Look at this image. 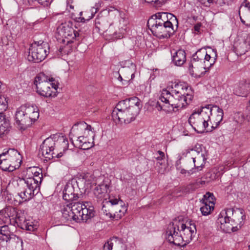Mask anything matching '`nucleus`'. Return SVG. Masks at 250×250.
<instances>
[{
	"instance_id": "48",
	"label": "nucleus",
	"mask_w": 250,
	"mask_h": 250,
	"mask_svg": "<svg viewBox=\"0 0 250 250\" xmlns=\"http://www.w3.org/2000/svg\"><path fill=\"white\" fill-rule=\"evenodd\" d=\"M244 114L246 116V120L250 121V101L247 104Z\"/></svg>"
},
{
	"instance_id": "22",
	"label": "nucleus",
	"mask_w": 250,
	"mask_h": 250,
	"mask_svg": "<svg viewBox=\"0 0 250 250\" xmlns=\"http://www.w3.org/2000/svg\"><path fill=\"white\" fill-rule=\"evenodd\" d=\"M97 12V8L94 7L90 9L86 10L79 13V17H76L73 13H71V17L77 22H84L92 19Z\"/></svg>"
},
{
	"instance_id": "13",
	"label": "nucleus",
	"mask_w": 250,
	"mask_h": 250,
	"mask_svg": "<svg viewBox=\"0 0 250 250\" xmlns=\"http://www.w3.org/2000/svg\"><path fill=\"white\" fill-rule=\"evenodd\" d=\"M205 108L209 110V122L211 125V129L216 128L222 122L224 116V112L222 108L216 105L208 104Z\"/></svg>"
},
{
	"instance_id": "24",
	"label": "nucleus",
	"mask_w": 250,
	"mask_h": 250,
	"mask_svg": "<svg viewBox=\"0 0 250 250\" xmlns=\"http://www.w3.org/2000/svg\"><path fill=\"white\" fill-rule=\"evenodd\" d=\"M171 51L172 62L176 66H181L184 64L186 61V54L185 51L182 49L173 50Z\"/></svg>"
},
{
	"instance_id": "32",
	"label": "nucleus",
	"mask_w": 250,
	"mask_h": 250,
	"mask_svg": "<svg viewBox=\"0 0 250 250\" xmlns=\"http://www.w3.org/2000/svg\"><path fill=\"white\" fill-rule=\"evenodd\" d=\"M0 234L1 235L0 239H3L4 241L10 242L12 235L15 234L11 231L10 228L7 225H4L0 227Z\"/></svg>"
},
{
	"instance_id": "60",
	"label": "nucleus",
	"mask_w": 250,
	"mask_h": 250,
	"mask_svg": "<svg viewBox=\"0 0 250 250\" xmlns=\"http://www.w3.org/2000/svg\"><path fill=\"white\" fill-rule=\"evenodd\" d=\"M197 183H194V184H190V185H189L188 186V188L189 189H192V190H194L195 188H196V185H197Z\"/></svg>"
},
{
	"instance_id": "26",
	"label": "nucleus",
	"mask_w": 250,
	"mask_h": 250,
	"mask_svg": "<svg viewBox=\"0 0 250 250\" xmlns=\"http://www.w3.org/2000/svg\"><path fill=\"white\" fill-rule=\"evenodd\" d=\"M113 212V219L118 220L123 216L127 211V207L123 201L120 202V205L112 206L111 208Z\"/></svg>"
},
{
	"instance_id": "54",
	"label": "nucleus",
	"mask_w": 250,
	"mask_h": 250,
	"mask_svg": "<svg viewBox=\"0 0 250 250\" xmlns=\"http://www.w3.org/2000/svg\"><path fill=\"white\" fill-rule=\"evenodd\" d=\"M217 2L220 5H222L223 4H229L233 0H216Z\"/></svg>"
},
{
	"instance_id": "52",
	"label": "nucleus",
	"mask_w": 250,
	"mask_h": 250,
	"mask_svg": "<svg viewBox=\"0 0 250 250\" xmlns=\"http://www.w3.org/2000/svg\"><path fill=\"white\" fill-rule=\"evenodd\" d=\"M121 201H122L119 200L117 199H112L107 202L110 203V204H111V205H112V206H116L117 205H120Z\"/></svg>"
},
{
	"instance_id": "63",
	"label": "nucleus",
	"mask_w": 250,
	"mask_h": 250,
	"mask_svg": "<svg viewBox=\"0 0 250 250\" xmlns=\"http://www.w3.org/2000/svg\"><path fill=\"white\" fill-rule=\"evenodd\" d=\"M123 75L119 73V77H118V80L120 81L122 83V84L123 85Z\"/></svg>"
},
{
	"instance_id": "31",
	"label": "nucleus",
	"mask_w": 250,
	"mask_h": 250,
	"mask_svg": "<svg viewBox=\"0 0 250 250\" xmlns=\"http://www.w3.org/2000/svg\"><path fill=\"white\" fill-rule=\"evenodd\" d=\"M3 153L0 154V167L3 171L12 172L14 171V166Z\"/></svg>"
},
{
	"instance_id": "33",
	"label": "nucleus",
	"mask_w": 250,
	"mask_h": 250,
	"mask_svg": "<svg viewBox=\"0 0 250 250\" xmlns=\"http://www.w3.org/2000/svg\"><path fill=\"white\" fill-rule=\"evenodd\" d=\"M71 209L74 214V217L76 218V222H80V218H81V213L84 204H82L80 202H75L71 204Z\"/></svg>"
},
{
	"instance_id": "16",
	"label": "nucleus",
	"mask_w": 250,
	"mask_h": 250,
	"mask_svg": "<svg viewBox=\"0 0 250 250\" xmlns=\"http://www.w3.org/2000/svg\"><path fill=\"white\" fill-rule=\"evenodd\" d=\"M190 151L196 152L197 153V156L192 158L193 162L194 164L195 167L197 169V170H200V167L203 166L207 160V153L205 150H203L201 148H197V149H187L184 152L183 155H187L190 153Z\"/></svg>"
},
{
	"instance_id": "62",
	"label": "nucleus",
	"mask_w": 250,
	"mask_h": 250,
	"mask_svg": "<svg viewBox=\"0 0 250 250\" xmlns=\"http://www.w3.org/2000/svg\"><path fill=\"white\" fill-rule=\"evenodd\" d=\"M247 20L249 23H247L246 26L248 27H250V14L247 15Z\"/></svg>"
},
{
	"instance_id": "40",
	"label": "nucleus",
	"mask_w": 250,
	"mask_h": 250,
	"mask_svg": "<svg viewBox=\"0 0 250 250\" xmlns=\"http://www.w3.org/2000/svg\"><path fill=\"white\" fill-rule=\"evenodd\" d=\"M159 24L160 22L157 21L156 17H154V15H152L147 21V26L151 29L153 33L155 28L159 26Z\"/></svg>"
},
{
	"instance_id": "50",
	"label": "nucleus",
	"mask_w": 250,
	"mask_h": 250,
	"mask_svg": "<svg viewBox=\"0 0 250 250\" xmlns=\"http://www.w3.org/2000/svg\"><path fill=\"white\" fill-rule=\"evenodd\" d=\"M8 242L0 239V250H7Z\"/></svg>"
},
{
	"instance_id": "2",
	"label": "nucleus",
	"mask_w": 250,
	"mask_h": 250,
	"mask_svg": "<svg viewBox=\"0 0 250 250\" xmlns=\"http://www.w3.org/2000/svg\"><path fill=\"white\" fill-rule=\"evenodd\" d=\"M196 229L194 223L187 226L180 221L175 220L168 226L166 237L167 241L175 245L185 247L195 235Z\"/></svg>"
},
{
	"instance_id": "12",
	"label": "nucleus",
	"mask_w": 250,
	"mask_h": 250,
	"mask_svg": "<svg viewBox=\"0 0 250 250\" xmlns=\"http://www.w3.org/2000/svg\"><path fill=\"white\" fill-rule=\"evenodd\" d=\"M20 183L21 184H24L25 187L19 192L18 194L25 201L32 198L40 190V186L38 185V184H36L33 180L21 179L20 180Z\"/></svg>"
},
{
	"instance_id": "4",
	"label": "nucleus",
	"mask_w": 250,
	"mask_h": 250,
	"mask_svg": "<svg viewBox=\"0 0 250 250\" xmlns=\"http://www.w3.org/2000/svg\"><path fill=\"white\" fill-rule=\"evenodd\" d=\"M246 218L245 211L242 208H227L219 213L217 223L220 228L226 233L235 232L243 225Z\"/></svg>"
},
{
	"instance_id": "29",
	"label": "nucleus",
	"mask_w": 250,
	"mask_h": 250,
	"mask_svg": "<svg viewBox=\"0 0 250 250\" xmlns=\"http://www.w3.org/2000/svg\"><path fill=\"white\" fill-rule=\"evenodd\" d=\"M11 128L10 121L3 113H0V135L8 133Z\"/></svg>"
},
{
	"instance_id": "30",
	"label": "nucleus",
	"mask_w": 250,
	"mask_h": 250,
	"mask_svg": "<svg viewBox=\"0 0 250 250\" xmlns=\"http://www.w3.org/2000/svg\"><path fill=\"white\" fill-rule=\"evenodd\" d=\"M108 188L109 186L107 184H100L94 189V194L97 198L102 199L107 193Z\"/></svg>"
},
{
	"instance_id": "37",
	"label": "nucleus",
	"mask_w": 250,
	"mask_h": 250,
	"mask_svg": "<svg viewBox=\"0 0 250 250\" xmlns=\"http://www.w3.org/2000/svg\"><path fill=\"white\" fill-rule=\"evenodd\" d=\"M8 243H11V244L13 246H15V248L18 250H22V240L20 237L16 235H12V238L10 239V242H8Z\"/></svg>"
},
{
	"instance_id": "36",
	"label": "nucleus",
	"mask_w": 250,
	"mask_h": 250,
	"mask_svg": "<svg viewBox=\"0 0 250 250\" xmlns=\"http://www.w3.org/2000/svg\"><path fill=\"white\" fill-rule=\"evenodd\" d=\"M111 205L108 202H103L102 211L108 218L113 219V212Z\"/></svg>"
},
{
	"instance_id": "46",
	"label": "nucleus",
	"mask_w": 250,
	"mask_h": 250,
	"mask_svg": "<svg viewBox=\"0 0 250 250\" xmlns=\"http://www.w3.org/2000/svg\"><path fill=\"white\" fill-rule=\"evenodd\" d=\"M0 109L5 110L8 106V98L4 95H0Z\"/></svg>"
},
{
	"instance_id": "27",
	"label": "nucleus",
	"mask_w": 250,
	"mask_h": 250,
	"mask_svg": "<svg viewBox=\"0 0 250 250\" xmlns=\"http://www.w3.org/2000/svg\"><path fill=\"white\" fill-rule=\"evenodd\" d=\"M19 226L23 229L30 231H34L37 229L38 226L29 219H23L21 217H17Z\"/></svg>"
},
{
	"instance_id": "15",
	"label": "nucleus",
	"mask_w": 250,
	"mask_h": 250,
	"mask_svg": "<svg viewBox=\"0 0 250 250\" xmlns=\"http://www.w3.org/2000/svg\"><path fill=\"white\" fill-rule=\"evenodd\" d=\"M177 29L174 24L168 22L166 24L160 25L157 27L153 34L160 39H168L176 32Z\"/></svg>"
},
{
	"instance_id": "5",
	"label": "nucleus",
	"mask_w": 250,
	"mask_h": 250,
	"mask_svg": "<svg viewBox=\"0 0 250 250\" xmlns=\"http://www.w3.org/2000/svg\"><path fill=\"white\" fill-rule=\"evenodd\" d=\"M68 141L63 136H57L46 138L40 146V152L46 160L54 158H60L63 155V151L68 148Z\"/></svg>"
},
{
	"instance_id": "55",
	"label": "nucleus",
	"mask_w": 250,
	"mask_h": 250,
	"mask_svg": "<svg viewBox=\"0 0 250 250\" xmlns=\"http://www.w3.org/2000/svg\"><path fill=\"white\" fill-rule=\"evenodd\" d=\"M246 7L248 9V10L250 11V1H248V2H246L245 3L242 4L241 6H240L239 14V15H240V10L243 8V7Z\"/></svg>"
},
{
	"instance_id": "18",
	"label": "nucleus",
	"mask_w": 250,
	"mask_h": 250,
	"mask_svg": "<svg viewBox=\"0 0 250 250\" xmlns=\"http://www.w3.org/2000/svg\"><path fill=\"white\" fill-rule=\"evenodd\" d=\"M154 17H156L158 22H160L159 25L166 24L168 22L174 24L176 28H178V20L172 14L167 12H158L154 14Z\"/></svg>"
},
{
	"instance_id": "61",
	"label": "nucleus",
	"mask_w": 250,
	"mask_h": 250,
	"mask_svg": "<svg viewBox=\"0 0 250 250\" xmlns=\"http://www.w3.org/2000/svg\"><path fill=\"white\" fill-rule=\"evenodd\" d=\"M66 47H64V48L60 47L59 49L60 52L62 53H65L66 52Z\"/></svg>"
},
{
	"instance_id": "11",
	"label": "nucleus",
	"mask_w": 250,
	"mask_h": 250,
	"mask_svg": "<svg viewBox=\"0 0 250 250\" xmlns=\"http://www.w3.org/2000/svg\"><path fill=\"white\" fill-rule=\"evenodd\" d=\"M48 44L42 42L40 44L35 42L29 49L28 60L34 62H39L43 60L49 52Z\"/></svg>"
},
{
	"instance_id": "42",
	"label": "nucleus",
	"mask_w": 250,
	"mask_h": 250,
	"mask_svg": "<svg viewBox=\"0 0 250 250\" xmlns=\"http://www.w3.org/2000/svg\"><path fill=\"white\" fill-rule=\"evenodd\" d=\"M233 118L236 123L242 124L246 119V116L244 114H243L240 112H237L234 113Z\"/></svg>"
},
{
	"instance_id": "7",
	"label": "nucleus",
	"mask_w": 250,
	"mask_h": 250,
	"mask_svg": "<svg viewBox=\"0 0 250 250\" xmlns=\"http://www.w3.org/2000/svg\"><path fill=\"white\" fill-rule=\"evenodd\" d=\"M211 53L214 56L211 57V54H208L205 48L198 49L193 54L190 63L189 65V70L190 73L195 71H199L203 69L205 72L208 71L214 64L217 57L216 50H212Z\"/></svg>"
},
{
	"instance_id": "64",
	"label": "nucleus",
	"mask_w": 250,
	"mask_h": 250,
	"mask_svg": "<svg viewBox=\"0 0 250 250\" xmlns=\"http://www.w3.org/2000/svg\"><path fill=\"white\" fill-rule=\"evenodd\" d=\"M240 20H241V21L244 24H245L246 25V21H244L241 17H240Z\"/></svg>"
},
{
	"instance_id": "6",
	"label": "nucleus",
	"mask_w": 250,
	"mask_h": 250,
	"mask_svg": "<svg viewBox=\"0 0 250 250\" xmlns=\"http://www.w3.org/2000/svg\"><path fill=\"white\" fill-rule=\"evenodd\" d=\"M90 125L85 122L75 124L72 127L70 136L77 138L76 145L82 149L87 150L94 146L95 133Z\"/></svg>"
},
{
	"instance_id": "17",
	"label": "nucleus",
	"mask_w": 250,
	"mask_h": 250,
	"mask_svg": "<svg viewBox=\"0 0 250 250\" xmlns=\"http://www.w3.org/2000/svg\"><path fill=\"white\" fill-rule=\"evenodd\" d=\"M114 247L115 250H127L126 246L122 238L113 236L109 239L103 246L104 250H111Z\"/></svg>"
},
{
	"instance_id": "39",
	"label": "nucleus",
	"mask_w": 250,
	"mask_h": 250,
	"mask_svg": "<svg viewBox=\"0 0 250 250\" xmlns=\"http://www.w3.org/2000/svg\"><path fill=\"white\" fill-rule=\"evenodd\" d=\"M203 200L204 204H208L211 208L214 207L215 198L213 193L209 192L206 193L203 196Z\"/></svg>"
},
{
	"instance_id": "49",
	"label": "nucleus",
	"mask_w": 250,
	"mask_h": 250,
	"mask_svg": "<svg viewBox=\"0 0 250 250\" xmlns=\"http://www.w3.org/2000/svg\"><path fill=\"white\" fill-rule=\"evenodd\" d=\"M165 158V153L161 150H158L155 154V158L158 160L160 161L164 159Z\"/></svg>"
},
{
	"instance_id": "53",
	"label": "nucleus",
	"mask_w": 250,
	"mask_h": 250,
	"mask_svg": "<svg viewBox=\"0 0 250 250\" xmlns=\"http://www.w3.org/2000/svg\"><path fill=\"white\" fill-rule=\"evenodd\" d=\"M194 171H193V169H190L189 170H187L185 169L182 168L180 170V173L182 174H187L188 176L190 175L193 173H194Z\"/></svg>"
},
{
	"instance_id": "23",
	"label": "nucleus",
	"mask_w": 250,
	"mask_h": 250,
	"mask_svg": "<svg viewBox=\"0 0 250 250\" xmlns=\"http://www.w3.org/2000/svg\"><path fill=\"white\" fill-rule=\"evenodd\" d=\"M76 191L74 186L71 183H67L63 190V199L68 202H73L78 198V190Z\"/></svg>"
},
{
	"instance_id": "47",
	"label": "nucleus",
	"mask_w": 250,
	"mask_h": 250,
	"mask_svg": "<svg viewBox=\"0 0 250 250\" xmlns=\"http://www.w3.org/2000/svg\"><path fill=\"white\" fill-rule=\"evenodd\" d=\"M4 209L5 210L6 214H8L10 218L12 217V219H14L15 217H17V211L15 208L9 207L4 208Z\"/></svg>"
},
{
	"instance_id": "10",
	"label": "nucleus",
	"mask_w": 250,
	"mask_h": 250,
	"mask_svg": "<svg viewBox=\"0 0 250 250\" xmlns=\"http://www.w3.org/2000/svg\"><path fill=\"white\" fill-rule=\"evenodd\" d=\"M209 110L201 106L196 109L189 117L188 122L197 132H203L209 125Z\"/></svg>"
},
{
	"instance_id": "51",
	"label": "nucleus",
	"mask_w": 250,
	"mask_h": 250,
	"mask_svg": "<svg viewBox=\"0 0 250 250\" xmlns=\"http://www.w3.org/2000/svg\"><path fill=\"white\" fill-rule=\"evenodd\" d=\"M123 85H128L130 83V82L133 79L131 78H129L126 76L123 75Z\"/></svg>"
},
{
	"instance_id": "25",
	"label": "nucleus",
	"mask_w": 250,
	"mask_h": 250,
	"mask_svg": "<svg viewBox=\"0 0 250 250\" xmlns=\"http://www.w3.org/2000/svg\"><path fill=\"white\" fill-rule=\"evenodd\" d=\"M250 92V83L241 81L236 85L233 89V93L238 96L247 97Z\"/></svg>"
},
{
	"instance_id": "1",
	"label": "nucleus",
	"mask_w": 250,
	"mask_h": 250,
	"mask_svg": "<svg viewBox=\"0 0 250 250\" xmlns=\"http://www.w3.org/2000/svg\"><path fill=\"white\" fill-rule=\"evenodd\" d=\"M167 88L162 91L159 100L163 104L157 102L155 107L159 111H164L167 114L175 112V108H185L193 99L190 88L181 83H170Z\"/></svg>"
},
{
	"instance_id": "19",
	"label": "nucleus",
	"mask_w": 250,
	"mask_h": 250,
	"mask_svg": "<svg viewBox=\"0 0 250 250\" xmlns=\"http://www.w3.org/2000/svg\"><path fill=\"white\" fill-rule=\"evenodd\" d=\"M95 27L99 32L107 33L108 35H116V32H113L111 23H108L105 18H98L95 21Z\"/></svg>"
},
{
	"instance_id": "43",
	"label": "nucleus",
	"mask_w": 250,
	"mask_h": 250,
	"mask_svg": "<svg viewBox=\"0 0 250 250\" xmlns=\"http://www.w3.org/2000/svg\"><path fill=\"white\" fill-rule=\"evenodd\" d=\"M214 208V207H211V206L208 204H204V205L200 208V210L203 215H208L210 214L211 210Z\"/></svg>"
},
{
	"instance_id": "59",
	"label": "nucleus",
	"mask_w": 250,
	"mask_h": 250,
	"mask_svg": "<svg viewBox=\"0 0 250 250\" xmlns=\"http://www.w3.org/2000/svg\"><path fill=\"white\" fill-rule=\"evenodd\" d=\"M201 24L197 23L194 26V29L195 31L199 32L200 30Z\"/></svg>"
},
{
	"instance_id": "14",
	"label": "nucleus",
	"mask_w": 250,
	"mask_h": 250,
	"mask_svg": "<svg viewBox=\"0 0 250 250\" xmlns=\"http://www.w3.org/2000/svg\"><path fill=\"white\" fill-rule=\"evenodd\" d=\"M57 30L60 36L64 38L62 41L66 42L67 44L73 42V40L79 36V34L69 23L62 24Z\"/></svg>"
},
{
	"instance_id": "58",
	"label": "nucleus",
	"mask_w": 250,
	"mask_h": 250,
	"mask_svg": "<svg viewBox=\"0 0 250 250\" xmlns=\"http://www.w3.org/2000/svg\"><path fill=\"white\" fill-rule=\"evenodd\" d=\"M154 3L156 7H161L165 2H163V1L161 2L159 0H155Z\"/></svg>"
},
{
	"instance_id": "34",
	"label": "nucleus",
	"mask_w": 250,
	"mask_h": 250,
	"mask_svg": "<svg viewBox=\"0 0 250 250\" xmlns=\"http://www.w3.org/2000/svg\"><path fill=\"white\" fill-rule=\"evenodd\" d=\"M130 67H124L120 71L123 75L126 76L129 78L133 79L136 69V65L133 63H130Z\"/></svg>"
},
{
	"instance_id": "20",
	"label": "nucleus",
	"mask_w": 250,
	"mask_h": 250,
	"mask_svg": "<svg viewBox=\"0 0 250 250\" xmlns=\"http://www.w3.org/2000/svg\"><path fill=\"white\" fill-rule=\"evenodd\" d=\"M3 153L14 166V170L19 168L21 162L20 153L14 148H9Z\"/></svg>"
},
{
	"instance_id": "45",
	"label": "nucleus",
	"mask_w": 250,
	"mask_h": 250,
	"mask_svg": "<svg viewBox=\"0 0 250 250\" xmlns=\"http://www.w3.org/2000/svg\"><path fill=\"white\" fill-rule=\"evenodd\" d=\"M25 2H28L29 5H33V0H24ZM53 0H37L39 3L43 6H48L52 2Z\"/></svg>"
},
{
	"instance_id": "41",
	"label": "nucleus",
	"mask_w": 250,
	"mask_h": 250,
	"mask_svg": "<svg viewBox=\"0 0 250 250\" xmlns=\"http://www.w3.org/2000/svg\"><path fill=\"white\" fill-rule=\"evenodd\" d=\"M11 219L4 209L0 211V221L4 224H9L11 223Z\"/></svg>"
},
{
	"instance_id": "35",
	"label": "nucleus",
	"mask_w": 250,
	"mask_h": 250,
	"mask_svg": "<svg viewBox=\"0 0 250 250\" xmlns=\"http://www.w3.org/2000/svg\"><path fill=\"white\" fill-rule=\"evenodd\" d=\"M62 217L67 221L74 220L76 221V218L71 210V207L67 206L62 209Z\"/></svg>"
},
{
	"instance_id": "38",
	"label": "nucleus",
	"mask_w": 250,
	"mask_h": 250,
	"mask_svg": "<svg viewBox=\"0 0 250 250\" xmlns=\"http://www.w3.org/2000/svg\"><path fill=\"white\" fill-rule=\"evenodd\" d=\"M84 185L86 188H91L93 185H97V178L94 175H85L84 177Z\"/></svg>"
},
{
	"instance_id": "57",
	"label": "nucleus",
	"mask_w": 250,
	"mask_h": 250,
	"mask_svg": "<svg viewBox=\"0 0 250 250\" xmlns=\"http://www.w3.org/2000/svg\"><path fill=\"white\" fill-rule=\"evenodd\" d=\"M209 175V176L208 177L210 180H213L216 178V175L215 174L214 172L213 173H211V172L208 173L207 174V177H208Z\"/></svg>"
},
{
	"instance_id": "9",
	"label": "nucleus",
	"mask_w": 250,
	"mask_h": 250,
	"mask_svg": "<svg viewBox=\"0 0 250 250\" xmlns=\"http://www.w3.org/2000/svg\"><path fill=\"white\" fill-rule=\"evenodd\" d=\"M37 92L41 96L49 97L52 96V89L55 90L58 87V83L53 77H49L43 73H40L34 81Z\"/></svg>"
},
{
	"instance_id": "28",
	"label": "nucleus",
	"mask_w": 250,
	"mask_h": 250,
	"mask_svg": "<svg viewBox=\"0 0 250 250\" xmlns=\"http://www.w3.org/2000/svg\"><path fill=\"white\" fill-rule=\"evenodd\" d=\"M94 213L93 208L89 206L88 202H85L81 211L80 222L81 221L86 222L94 216Z\"/></svg>"
},
{
	"instance_id": "8",
	"label": "nucleus",
	"mask_w": 250,
	"mask_h": 250,
	"mask_svg": "<svg viewBox=\"0 0 250 250\" xmlns=\"http://www.w3.org/2000/svg\"><path fill=\"white\" fill-rule=\"evenodd\" d=\"M39 117V110L33 105H23L15 113L16 125L20 130H25Z\"/></svg>"
},
{
	"instance_id": "56",
	"label": "nucleus",
	"mask_w": 250,
	"mask_h": 250,
	"mask_svg": "<svg viewBox=\"0 0 250 250\" xmlns=\"http://www.w3.org/2000/svg\"><path fill=\"white\" fill-rule=\"evenodd\" d=\"M126 29V25L121 27L120 29V32L119 33L120 35L118 36L119 38H122L123 37V35L125 33Z\"/></svg>"
},
{
	"instance_id": "3",
	"label": "nucleus",
	"mask_w": 250,
	"mask_h": 250,
	"mask_svg": "<svg viewBox=\"0 0 250 250\" xmlns=\"http://www.w3.org/2000/svg\"><path fill=\"white\" fill-rule=\"evenodd\" d=\"M141 105L136 97L120 101L113 110L111 115L116 124H127L135 120L139 114Z\"/></svg>"
},
{
	"instance_id": "21",
	"label": "nucleus",
	"mask_w": 250,
	"mask_h": 250,
	"mask_svg": "<svg viewBox=\"0 0 250 250\" xmlns=\"http://www.w3.org/2000/svg\"><path fill=\"white\" fill-rule=\"evenodd\" d=\"M25 180H33L36 184L40 186L42 179V170L38 167H30L27 169Z\"/></svg>"
},
{
	"instance_id": "44",
	"label": "nucleus",
	"mask_w": 250,
	"mask_h": 250,
	"mask_svg": "<svg viewBox=\"0 0 250 250\" xmlns=\"http://www.w3.org/2000/svg\"><path fill=\"white\" fill-rule=\"evenodd\" d=\"M246 46V43L243 42L240 44L239 46L236 47V51L237 54L240 56L245 54L246 52H247Z\"/></svg>"
}]
</instances>
